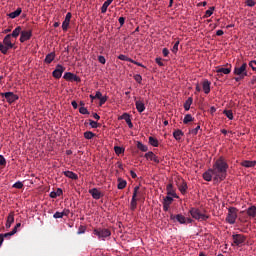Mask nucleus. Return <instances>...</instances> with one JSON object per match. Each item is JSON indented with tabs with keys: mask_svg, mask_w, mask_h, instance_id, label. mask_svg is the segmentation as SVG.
Instances as JSON below:
<instances>
[{
	"mask_svg": "<svg viewBox=\"0 0 256 256\" xmlns=\"http://www.w3.org/2000/svg\"><path fill=\"white\" fill-rule=\"evenodd\" d=\"M227 170H228L227 161H225L224 158L220 157V158H218V160L215 161L212 168L207 171L214 173L215 181L222 182L225 179H227Z\"/></svg>",
	"mask_w": 256,
	"mask_h": 256,
	"instance_id": "nucleus-1",
	"label": "nucleus"
},
{
	"mask_svg": "<svg viewBox=\"0 0 256 256\" xmlns=\"http://www.w3.org/2000/svg\"><path fill=\"white\" fill-rule=\"evenodd\" d=\"M93 234L98 237V240L105 241L111 236V230L108 228H94Z\"/></svg>",
	"mask_w": 256,
	"mask_h": 256,
	"instance_id": "nucleus-2",
	"label": "nucleus"
},
{
	"mask_svg": "<svg viewBox=\"0 0 256 256\" xmlns=\"http://www.w3.org/2000/svg\"><path fill=\"white\" fill-rule=\"evenodd\" d=\"M188 213L192 215V218L199 221H206L209 219V216L206 214H202L198 208H191Z\"/></svg>",
	"mask_w": 256,
	"mask_h": 256,
	"instance_id": "nucleus-3",
	"label": "nucleus"
},
{
	"mask_svg": "<svg viewBox=\"0 0 256 256\" xmlns=\"http://www.w3.org/2000/svg\"><path fill=\"white\" fill-rule=\"evenodd\" d=\"M236 218H238V210L234 207H231L228 210V215L226 216V222L230 223V225H234L236 223Z\"/></svg>",
	"mask_w": 256,
	"mask_h": 256,
	"instance_id": "nucleus-4",
	"label": "nucleus"
},
{
	"mask_svg": "<svg viewBox=\"0 0 256 256\" xmlns=\"http://www.w3.org/2000/svg\"><path fill=\"white\" fill-rule=\"evenodd\" d=\"M233 244L231 246L242 247L245 244L246 237L242 234H233Z\"/></svg>",
	"mask_w": 256,
	"mask_h": 256,
	"instance_id": "nucleus-5",
	"label": "nucleus"
},
{
	"mask_svg": "<svg viewBox=\"0 0 256 256\" xmlns=\"http://www.w3.org/2000/svg\"><path fill=\"white\" fill-rule=\"evenodd\" d=\"M140 195V186L133 189L132 201L130 202V209L135 211L137 209V196Z\"/></svg>",
	"mask_w": 256,
	"mask_h": 256,
	"instance_id": "nucleus-6",
	"label": "nucleus"
},
{
	"mask_svg": "<svg viewBox=\"0 0 256 256\" xmlns=\"http://www.w3.org/2000/svg\"><path fill=\"white\" fill-rule=\"evenodd\" d=\"M0 97H4L8 104L15 103V101L19 99V97L13 92L0 93Z\"/></svg>",
	"mask_w": 256,
	"mask_h": 256,
	"instance_id": "nucleus-7",
	"label": "nucleus"
},
{
	"mask_svg": "<svg viewBox=\"0 0 256 256\" xmlns=\"http://www.w3.org/2000/svg\"><path fill=\"white\" fill-rule=\"evenodd\" d=\"M234 75L247 76V63H242L241 66L234 67Z\"/></svg>",
	"mask_w": 256,
	"mask_h": 256,
	"instance_id": "nucleus-8",
	"label": "nucleus"
},
{
	"mask_svg": "<svg viewBox=\"0 0 256 256\" xmlns=\"http://www.w3.org/2000/svg\"><path fill=\"white\" fill-rule=\"evenodd\" d=\"M170 220L173 221V223L185 225L187 218H185V216L182 214H170Z\"/></svg>",
	"mask_w": 256,
	"mask_h": 256,
	"instance_id": "nucleus-9",
	"label": "nucleus"
},
{
	"mask_svg": "<svg viewBox=\"0 0 256 256\" xmlns=\"http://www.w3.org/2000/svg\"><path fill=\"white\" fill-rule=\"evenodd\" d=\"M65 67L62 66L61 64L56 65V69L53 71V77L54 79H61L62 73H64Z\"/></svg>",
	"mask_w": 256,
	"mask_h": 256,
	"instance_id": "nucleus-10",
	"label": "nucleus"
},
{
	"mask_svg": "<svg viewBox=\"0 0 256 256\" xmlns=\"http://www.w3.org/2000/svg\"><path fill=\"white\" fill-rule=\"evenodd\" d=\"M173 196H166L165 198H163V211L167 212L170 209V205L173 203L174 199Z\"/></svg>",
	"mask_w": 256,
	"mask_h": 256,
	"instance_id": "nucleus-11",
	"label": "nucleus"
},
{
	"mask_svg": "<svg viewBox=\"0 0 256 256\" xmlns=\"http://www.w3.org/2000/svg\"><path fill=\"white\" fill-rule=\"evenodd\" d=\"M64 79L69 81V82H81V78L73 73L67 72L64 74Z\"/></svg>",
	"mask_w": 256,
	"mask_h": 256,
	"instance_id": "nucleus-12",
	"label": "nucleus"
},
{
	"mask_svg": "<svg viewBox=\"0 0 256 256\" xmlns=\"http://www.w3.org/2000/svg\"><path fill=\"white\" fill-rule=\"evenodd\" d=\"M31 37H32L31 30L23 31L21 32V36L19 37V42L24 43L26 41H29Z\"/></svg>",
	"mask_w": 256,
	"mask_h": 256,
	"instance_id": "nucleus-13",
	"label": "nucleus"
},
{
	"mask_svg": "<svg viewBox=\"0 0 256 256\" xmlns=\"http://www.w3.org/2000/svg\"><path fill=\"white\" fill-rule=\"evenodd\" d=\"M144 158H146L149 161H153L155 164L160 163L159 157L156 156L152 151H149L146 154H144Z\"/></svg>",
	"mask_w": 256,
	"mask_h": 256,
	"instance_id": "nucleus-14",
	"label": "nucleus"
},
{
	"mask_svg": "<svg viewBox=\"0 0 256 256\" xmlns=\"http://www.w3.org/2000/svg\"><path fill=\"white\" fill-rule=\"evenodd\" d=\"M166 195L178 199L179 196L176 194L173 184L166 185Z\"/></svg>",
	"mask_w": 256,
	"mask_h": 256,
	"instance_id": "nucleus-15",
	"label": "nucleus"
},
{
	"mask_svg": "<svg viewBox=\"0 0 256 256\" xmlns=\"http://www.w3.org/2000/svg\"><path fill=\"white\" fill-rule=\"evenodd\" d=\"M0 44H2V46L7 47L9 49H13V47H15V43L13 42L12 38H10L9 36H5L3 42Z\"/></svg>",
	"mask_w": 256,
	"mask_h": 256,
	"instance_id": "nucleus-16",
	"label": "nucleus"
},
{
	"mask_svg": "<svg viewBox=\"0 0 256 256\" xmlns=\"http://www.w3.org/2000/svg\"><path fill=\"white\" fill-rule=\"evenodd\" d=\"M177 189L181 191L182 195H185L188 189L187 182H185L184 180L177 182Z\"/></svg>",
	"mask_w": 256,
	"mask_h": 256,
	"instance_id": "nucleus-17",
	"label": "nucleus"
},
{
	"mask_svg": "<svg viewBox=\"0 0 256 256\" xmlns=\"http://www.w3.org/2000/svg\"><path fill=\"white\" fill-rule=\"evenodd\" d=\"M17 234V228H13L12 232H8L6 234H0V245L4 243V239H9L13 235Z\"/></svg>",
	"mask_w": 256,
	"mask_h": 256,
	"instance_id": "nucleus-18",
	"label": "nucleus"
},
{
	"mask_svg": "<svg viewBox=\"0 0 256 256\" xmlns=\"http://www.w3.org/2000/svg\"><path fill=\"white\" fill-rule=\"evenodd\" d=\"M89 194L95 200H99L103 196L102 192H100L99 189H97V188L90 189Z\"/></svg>",
	"mask_w": 256,
	"mask_h": 256,
	"instance_id": "nucleus-19",
	"label": "nucleus"
},
{
	"mask_svg": "<svg viewBox=\"0 0 256 256\" xmlns=\"http://www.w3.org/2000/svg\"><path fill=\"white\" fill-rule=\"evenodd\" d=\"M21 33H23V31L21 30V26H18L15 28V30H13L12 34H8L5 37L17 39L21 35Z\"/></svg>",
	"mask_w": 256,
	"mask_h": 256,
	"instance_id": "nucleus-20",
	"label": "nucleus"
},
{
	"mask_svg": "<svg viewBox=\"0 0 256 256\" xmlns=\"http://www.w3.org/2000/svg\"><path fill=\"white\" fill-rule=\"evenodd\" d=\"M202 85L204 94H209L211 92V82L208 79H204Z\"/></svg>",
	"mask_w": 256,
	"mask_h": 256,
	"instance_id": "nucleus-21",
	"label": "nucleus"
},
{
	"mask_svg": "<svg viewBox=\"0 0 256 256\" xmlns=\"http://www.w3.org/2000/svg\"><path fill=\"white\" fill-rule=\"evenodd\" d=\"M226 67L228 68H218L216 72L218 74L229 75L231 73V64H226Z\"/></svg>",
	"mask_w": 256,
	"mask_h": 256,
	"instance_id": "nucleus-22",
	"label": "nucleus"
},
{
	"mask_svg": "<svg viewBox=\"0 0 256 256\" xmlns=\"http://www.w3.org/2000/svg\"><path fill=\"white\" fill-rule=\"evenodd\" d=\"M117 189L119 190H124L125 187L127 186V181H125L122 178H117Z\"/></svg>",
	"mask_w": 256,
	"mask_h": 256,
	"instance_id": "nucleus-23",
	"label": "nucleus"
},
{
	"mask_svg": "<svg viewBox=\"0 0 256 256\" xmlns=\"http://www.w3.org/2000/svg\"><path fill=\"white\" fill-rule=\"evenodd\" d=\"M135 105H136V111H138V113H143L144 110L146 109L143 101H136Z\"/></svg>",
	"mask_w": 256,
	"mask_h": 256,
	"instance_id": "nucleus-24",
	"label": "nucleus"
},
{
	"mask_svg": "<svg viewBox=\"0 0 256 256\" xmlns=\"http://www.w3.org/2000/svg\"><path fill=\"white\" fill-rule=\"evenodd\" d=\"M247 215L250 218H255L256 217V206H250L247 209Z\"/></svg>",
	"mask_w": 256,
	"mask_h": 256,
	"instance_id": "nucleus-25",
	"label": "nucleus"
},
{
	"mask_svg": "<svg viewBox=\"0 0 256 256\" xmlns=\"http://www.w3.org/2000/svg\"><path fill=\"white\" fill-rule=\"evenodd\" d=\"M61 196H62L61 188H57L56 191L49 193V197H51V199H56V197H61Z\"/></svg>",
	"mask_w": 256,
	"mask_h": 256,
	"instance_id": "nucleus-26",
	"label": "nucleus"
},
{
	"mask_svg": "<svg viewBox=\"0 0 256 256\" xmlns=\"http://www.w3.org/2000/svg\"><path fill=\"white\" fill-rule=\"evenodd\" d=\"M241 165L244 168H253L256 165V161L245 160V161H242Z\"/></svg>",
	"mask_w": 256,
	"mask_h": 256,
	"instance_id": "nucleus-27",
	"label": "nucleus"
},
{
	"mask_svg": "<svg viewBox=\"0 0 256 256\" xmlns=\"http://www.w3.org/2000/svg\"><path fill=\"white\" fill-rule=\"evenodd\" d=\"M65 177H67L68 179H72V180H78V175L77 173H73L72 171H65L64 172Z\"/></svg>",
	"mask_w": 256,
	"mask_h": 256,
	"instance_id": "nucleus-28",
	"label": "nucleus"
},
{
	"mask_svg": "<svg viewBox=\"0 0 256 256\" xmlns=\"http://www.w3.org/2000/svg\"><path fill=\"white\" fill-rule=\"evenodd\" d=\"M55 57H56V53H54V52L49 53L48 55H46L45 63L50 65L53 62Z\"/></svg>",
	"mask_w": 256,
	"mask_h": 256,
	"instance_id": "nucleus-29",
	"label": "nucleus"
},
{
	"mask_svg": "<svg viewBox=\"0 0 256 256\" xmlns=\"http://www.w3.org/2000/svg\"><path fill=\"white\" fill-rule=\"evenodd\" d=\"M213 176H214V173L212 171L207 170V172H204V174H203V179L206 182H211Z\"/></svg>",
	"mask_w": 256,
	"mask_h": 256,
	"instance_id": "nucleus-30",
	"label": "nucleus"
},
{
	"mask_svg": "<svg viewBox=\"0 0 256 256\" xmlns=\"http://www.w3.org/2000/svg\"><path fill=\"white\" fill-rule=\"evenodd\" d=\"M111 3H113V0H106L105 3H103L102 8H101L102 14L107 13V9L111 5Z\"/></svg>",
	"mask_w": 256,
	"mask_h": 256,
	"instance_id": "nucleus-31",
	"label": "nucleus"
},
{
	"mask_svg": "<svg viewBox=\"0 0 256 256\" xmlns=\"http://www.w3.org/2000/svg\"><path fill=\"white\" fill-rule=\"evenodd\" d=\"M21 12H22L21 8H18V9H16V11H13L12 13L8 14V17L15 19L17 17H20Z\"/></svg>",
	"mask_w": 256,
	"mask_h": 256,
	"instance_id": "nucleus-32",
	"label": "nucleus"
},
{
	"mask_svg": "<svg viewBox=\"0 0 256 256\" xmlns=\"http://www.w3.org/2000/svg\"><path fill=\"white\" fill-rule=\"evenodd\" d=\"M182 136H184V132H182V130H176L173 132V137L176 141H180Z\"/></svg>",
	"mask_w": 256,
	"mask_h": 256,
	"instance_id": "nucleus-33",
	"label": "nucleus"
},
{
	"mask_svg": "<svg viewBox=\"0 0 256 256\" xmlns=\"http://www.w3.org/2000/svg\"><path fill=\"white\" fill-rule=\"evenodd\" d=\"M193 103V99L192 97H188L187 101L184 102V109L185 111H189L190 110V106Z\"/></svg>",
	"mask_w": 256,
	"mask_h": 256,
	"instance_id": "nucleus-34",
	"label": "nucleus"
},
{
	"mask_svg": "<svg viewBox=\"0 0 256 256\" xmlns=\"http://www.w3.org/2000/svg\"><path fill=\"white\" fill-rule=\"evenodd\" d=\"M136 148L140 149V151L146 153L148 152V146H145L143 143L141 142H137L136 143Z\"/></svg>",
	"mask_w": 256,
	"mask_h": 256,
	"instance_id": "nucleus-35",
	"label": "nucleus"
},
{
	"mask_svg": "<svg viewBox=\"0 0 256 256\" xmlns=\"http://www.w3.org/2000/svg\"><path fill=\"white\" fill-rule=\"evenodd\" d=\"M15 214L10 212L7 216V222L5 224H13L15 222Z\"/></svg>",
	"mask_w": 256,
	"mask_h": 256,
	"instance_id": "nucleus-36",
	"label": "nucleus"
},
{
	"mask_svg": "<svg viewBox=\"0 0 256 256\" xmlns=\"http://www.w3.org/2000/svg\"><path fill=\"white\" fill-rule=\"evenodd\" d=\"M149 144L152 147H159V140L155 139L154 137H149Z\"/></svg>",
	"mask_w": 256,
	"mask_h": 256,
	"instance_id": "nucleus-37",
	"label": "nucleus"
},
{
	"mask_svg": "<svg viewBox=\"0 0 256 256\" xmlns=\"http://www.w3.org/2000/svg\"><path fill=\"white\" fill-rule=\"evenodd\" d=\"M192 121H193L192 115H191V114H185L183 123H184L185 125H187V124H189V123L192 122Z\"/></svg>",
	"mask_w": 256,
	"mask_h": 256,
	"instance_id": "nucleus-38",
	"label": "nucleus"
},
{
	"mask_svg": "<svg viewBox=\"0 0 256 256\" xmlns=\"http://www.w3.org/2000/svg\"><path fill=\"white\" fill-rule=\"evenodd\" d=\"M95 137V134L91 131L84 132V139L91 140Z\"/></svg>",
	"mask_w": 256,
	"mask_h": 256,
	"instance_id": "nucleus-39",
	"label": "nucleus"
},
{
	"mask_svg": "<svg viewBox=\"0 0 256 256\" xmlns=\"http://www.w3.org/2000/svg\"><path fill=\"white\" fill-rule=\"evenodd\" d=\"M223 115L226 116V118L233 120L234 116H233V111L231 110H225L223 111Z\"/></svg>",
	"mask_w": 256,
	"mask_h": 256,
	"instance_id": "nucleus-40",
	"label": "nucleus"
},
{
	"mask_svg": "<svg viewBox=\"0 0 256 256\" xmlns=\"http://www.w3.org/2000/svg\"><path fill=\"white\" fill-rule=\"evenodd\" d=\"M10 49H11V48L0 44V53H2V54L5 55V54H7V53L9 52Z\"/></svg>",
	"mask_w": 256,
	"mask_h": 256,
	"instance_id": "nucleus-41",
	"label": "nucleus"
},
{
	"mask_svg": "<svg viewBox=\"0 0 256 256\" xmlns=\"http://www.w3.org/2000/svg\"><path fill=\"white\" fill-rule=\"evenodd\" d=\"M215 10V7H211L209 8V10L206 11V13L204 14V18H209L212 16L213 12Z\"/></svg>",
	"mask_w": 256,
	"mask_h": 256,
	"instance_id": "nucleus-42",
	"label": "nucleus"
},
{
	"mask_svg": "<svg viewBox=\"0 0 256 256\" xmlns=\"http://www.w3.org/2000/svg\"><path fill=\"white\" fill-rule=\"evenodd\" d=\"M114 153L121 155L124 153V149L122 147L119 146H114Z\"/></svg>",
	"mask_w": 256,
	"mask_h": 256,
	"instance_id": "nucleus-43",
	"label": "nucleus"
},
{
	"mask_svg": "<svg viewBox=\"0 0 256 256\" xmlns=\"http://www.w3.org/2000/svg\"><path fill=\"white\" fill-rule=\"evenodd\" d=\"M89 125L92 129H97L100 127L99 123L93 121V120H89Z\"/></svg>",
	"mask_w": 256,
	"mask_h": 256,
	"instance_id": "nucleus-44",
	"label": "nucleus"
},
{
	"mask_svg": "<svg viewBox=\"0 0 256 256\" xmlns=\"http://www.w3.org/2000/svg\"><path fill=\"white\" fill-rule=\"evenodd\" d=\"M84 233H86V226H83V225L79 226L78 232H76V234L83 235Z\"/></svg>",
	"mask_w": 256,
	"mask_h": 256,
	"instance_id": "nucleus-45",
	"label": "nucleus"
},
{
	"mask_svg": "<svg viewBox=\"0 0 256 256\" xmlns=\"http://www.w3.org/2000/svg\"><path fill=\"white\" fill-rule=\"evenodd\" d=\"M69 25L70 21L64 20V22H62V30L67 31V29H69Z\"/></svg>",
	"mask_w": 256,
	"mask_h": 256,
	"instance_id": "nucleus-46",
	"label": "nucleus"
},
{
	"mask_svg": "<svg viewBox=\"0 0 256 256\" xmlns=\"http://www.w3.org/2000/svg\"><path fill=\"white\" fill-rule=\"evenodd\" d=\"M178 47H179V40H177L176 43H174V46L171 49V52H173L174 54L178 53Z\"/></svg>",
	"mask_w": 256,
	"mask_h": 256,
	"instance_id": "nucleus-47",
	"label": "nucleus"
},
{
	"mask_svg": "<svg viewBox=\"0 0 256 256\" xmlns=\"http://www.w3.org/2000/svg\"><path fill=\"white\" fill-rule=\"evenodd\" d=\"M79 114L81 115H89V111L87 108L81 107L79 108Z\"/></svg>",
	"mask_w": 256,
	"mask_h": 256,
	"instance_id": "nucleus-48",
	"label": "nucleus"
},
{
	"mask_svg": "<svg viewBox=\"0 0 256 256\" xmlns=\"http://www.w3.org/2000/svg\"><path fill=\"white\" fill-rule=\"evenodd\" d=\"M24 185L22 182L18 181L15 184H13V188L15 189H23Z\"/></svg>",
	"mask_w": 256,
	"mask_h": 256,
	"instance_id": "nucleus-49",
	"label": "nucleus"
},
{
	"mask_svg": "<svg viewBox=\"0 0 256 256\" xmlns=\"http://www.w3.org/2000/svg\"><path fill=\"white\" fill-rule=\"evenodd\" d=\"M5 165H7V161L3 155H0V166L5 167Z\"/></svg>",
	"mask_w": 256,
	"mask_h": 256,
	"instance_id": "nucleus-50",
	"label": "nucleus"
},
{
	"mask_svg": "<svg viewBox=\"0 0 256 256\" xmlns=\"http://www.w3.org/2000/svg\"><path fill=\"white\" fill-rule=\"evenodd\" d=\"M120 120H124V121L131 120L130 115L128 113H124L122 114V116H120Z\"/></svg>",
	"mask_w": 256,
	"mask_h": 256,
	"instance_id": "nucleus-51",
	"label": "nucleus"
},
{
	"mask_svg": "<svg viewBox=\"0 0 256 256\" xmlns=\"http://www.w3.org/2000/svg\"><path fill=\"white\" fill-rule=\"evenodd\" d=\"M133 79H135L136 83H140L143 80V78L141 77V75L136 74L135 76H133Z\"/></svg>",
	"mask_w": 256,
	"mask_h": 256,
	"instance_id": "nucleus-52",
	"label": "nucleus"
},
{
	"mask_svg": "<svg viewBox=\"0 0 256 256\" xmlns=\"http://www.w3.org/2000/svg\"><path fill=\"white\" fill-rule=\"evenodd\" d=\"M245 5H247L248 7H253V6H255V1H253V0H246L245 1Z\"/></svg>",
	"mask_w": 256,
	"mask_h": 256,
	"instance_id": "nucleus-53",
	"label": "nucleus"
},
{
	"mask_svg": "<svg viewBox=\"0 0 256 256\" xmlns=\"http://www.w3.org/2000/svg\"><path fill=\"white\" fill-rule=\"evenodd\" d=\"M198 130H200V125L196 126V128H194V129L190 130V134L197 135Z\"/></svg>",
	"mask_w": 256,
	"mask_h": 256,
	"instance_id": "nucleus-54",
	"label": "nucleus"
},
{
	"mask_svg": "<svg viewBox=\"0 0 256 256\" xmlns=\"http://www.w3.org/2000/svg\"><path fill=\"white\" fill-rule=\"evenodd\" d=\"M98 62H100V64L102 65H105V63H107V60L104 56H98Z\"/></svg>",
	"mask_w": 256,
	"mask_h": 256,
	"instance_id": "nucleus-55",
	"label": "nucleus"
},
{
	"mask_svg": "<svg viewBox=\"0 0 256 256\" xmlns=\"http://www.w3.org/2000/svg\"><path fill=\"white\" fill-rule=\"evenodd\" d=\"M53 217H54V219H61V218L65 217V215L60 214V212H56L53 214Z\"/></svg>",
	"mask_w": 256,
	"mask_h": 256,
	"instance_id": "nucleus-56",
	"label": "nucleus"
},
{
	"mask_svg": "<svg viewBox=\"0 0 256 256\" xmlns=\"http://www.w3.org/2000/svg\"><path fill=\"white\" fill-rule=\"evenodd\" d=\"M245 77H247V75H237V77L234 78V81L240 82V81L243 80Z\"/></svg>",
	"mask_w": 256,
	"mask_h": 256,
	"instance_id": "nucleus-57",
	"label": "nucleus"
},
{
	"mask_svg": "<svg viewBox=\"0 0 256 256\" xmlns=\"http://www.w3.org/2000/svg\"><path fill=\"white\" fill-rule=\"evenodd\" d=\"M155 63H157L158 66L163 67L164 64L162 62V58H155Z\"/></svg>",
	"mask_w": 256,
	"mask_h": 256,
	"instance_id": "nucleus-58",
	"label": "nucleus"
},
{
	"mask_svg": "<svg viewBox=\"0 0 256 256\" xmlns=\"http://www.w3.org/2000/svg\"><path fill=\"white\" fill-rule=\"evenodd\" d=\"M107 99H108L107 96L102 97V98H98V100H100V106H102L103 104L107 103Z\"/></svg>",
	"mask_w": 256,
	"mask_h": 256,
	"instance_id": "nucleus-59",
	"label": "nucleus"
},
{
	"mask_svg": "<svg viewBox=\"0 0 256 256\" xmlns=\"http://www.w3.org/2000/svg\"><path fill=\"white\" fill-rule=\"evenodd\" d=\"M94 98L101 99V98H105V96H102V93L99 92V91H97V92L95 93Z\"/></svg>",
	"mask_w": 256,
	"mask_h": 256,
	"instance_id": "nucleus-60",
	"label": "nucleus"
},
{
	"mask_svg": "<svg viewBox=\"0 0 256 256\" xmlns=\"http://www.w3.org/2000/svg\"><path fill=\"white\" fill-rule=\"evenodd\" d=\"M70 19H72V13H71V12H68V13L65 15V20H64V21H70Z\"/></svg>",
	"mask_w": 256,
	"mask_h": 256,
	"instance_id": "nucleus-61",
	"label": "nucleus"
},
{
	"mask_svg": "<svg viewBox=\"0 0 256 256\" xmlns=\"http://www.w3.org/2000/svg\"><path fill=\"white\" fill-rule=\"evenodd\" d=\"M124 121H125V123H127L128 128L133 129V124H132V120H131V119H129V120H124Z\"/></svg>",
	"mask_w": 256,
	"mask_h": 256,
	"instance_id": "nucleus-62",
	"label": "nucleus"
},
{
	"mask_svg": "<svg viewBox=\"0 0 256 256\" xmlns=\"http://www.w3.org/2000/svg\"><path fill=\"white\" fill-rule=\"evenodd\" d=\"M60 214L64 215L65 217H68L70 214V210L65 209L64 211L60 212Z\"/></svg>",
	"mask_w": 256,
	"mask_h": 256,
	"instance_id": "nucleus-63",
	"label": "nucleus"
},
{
	"mask_svg": "<svg viewBox=\"0 0 256 256\" xmlns=\"http://www.w3.org/2000/svg\"><path fill=\"white\" fill-rule=\"evenodd\" d=\"M124 23H125V18L124 17H120L119 18L120 27L124 26Z\"/></svg>",
	"mask_w": 256,
	"mask_h": 256,
	"instance_id": "nucleus-64",
	"label": "nucleus"
}]
</instances>
